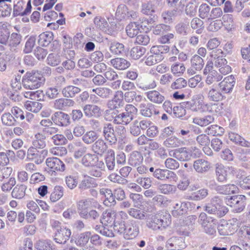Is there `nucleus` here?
I'll list each match as a JSON object with an SVG mask.
<instances>
[{
	"label": "nucleus",
	"mask_w": 250,
	"mask_h": 250,
	"mask_svg": "<svg viewBox=\"0 0 250 250\" xmlns=\"http://www.w3.org/2000/svg\"><path fill=\"white\" fill-rule=\"evenodd\" d=\"M45 79L42 74L38 71H28L23 76L22 83L26 89H34L41 87L44 84Z\"/></svg>",
	"instance_id": "obj_1"
},
{
	"label": "nucleus",
	"mask_w": 250,
	"mask_h": 250,
	"mask_svg": "<svg viewBox=\"0 0 250 250\" xmlns=\"http://www.w3.org/2000/svg\"><path fill=\"white\" fill-rule=\"evenodd\" d=\"M167 217L160 214L149 215L146 221V227L153 230H162L171 223L170 215Z\"/></svg>",
	"instance_id": "obj_2"
},
{
	"label": "nucleus",
	"mask_w": 250,
	"mask_h": 250,
	"mask_svg": "<svg viewBox=\"0 0 250 250\" xmlns=\"http://www.w3.org/2000/svg\"><path fill=\"white\" fill-rule=\"evenodd\" d=\"M205 210L209 214L216 215L218 217L224 216L228 212L227 208L222 205V200L219 196L213 197L205 207Z\"/></svg>",
	"instance_id": "obj_3"
},
{
	"label": "nucleus",
	"mask_w": 250,
	"mask_h": 250,
	"mask_svg": "<svg viewBox=\"0 0 250 250\" xmlns=\"http://www.w3.org/2000/svg\"><path fill=\"white\" fill-rule=\"evenodd\" d=\"M138 109L133 104H127L125 107V111L119 113L116 125H128L137 114Z\"/></svg>",
	"instance_id": "obj_4"
},
{
	"label": "nucleus",
	"mask_w": 250,
	"mask_h": 250,
	"mask_svg": "<svg viewBox=\"0 0 250 250\" xmlns=\"http://www.w3.org/2000/svg\"><path fill=\"white\" fill-rule=\"evenodd\" d=\"M198 222L206 233L210 235L215 234L216 232V219L208 216L204 212H202L199 216Z\"/></svg>",
	"instance_id": "obj_5"
},
{
	"label": "nucleus",
	"mask_w": 250,
	"mask_h": 250,
	"mask_svg": "<svg viewBox=\"0 0 250 250\" xmlns=\"http://www.w3.org/2000/svg\"><path fill=\"white\" fill-rule=\"evenodd\" d=\"M225 203L231 208L232 212L239 213L245 208L246 197L243 195L228 196L225 198Z\"/></svg>",
	"instance_id": "obj_6"
},
{
	"label": "nucleus",
	"mask_w": 250,
	"mask_h": 250,
	"mask_svg": "<svg viewBox=\"0 0 250 250\" xmlns=\"http://www.w3.org/2000/svg\"><path fill=\"white\" fill-rule=\"evenodd\" d=\"M47 167L46 170L51 175L55 176L56 171H63L65 170V165L58 158L50 157L46 160Z\"/></svg>",
	"instance_id": "obj_7"
},
{
	"label": "nucleus",
	"mask_w": 250,
	"mask_h": 250,
	"mask_svg": "<svg viewBox=\"0 0 250 250\" xmlns=\"http://www.w3.org/2000/svg\"><path fill=\"white\" fill-rule=\"evenodd\" d=\"M121 234L125 239H132L136 237L140 232L139 223L134 220L128 222L124 227Z\"/></svg>",
	"instance_id": "obj_8"
},
{
	"label": "nucleus",
	"mask_w": 250,
	"mask_h": 250,
	"mask_svg": "<svg viewBox=\"0 0 250 250\" xmlns=\"http://www.w3.org/2000/svg\"><path fill=\"white\" fill-rule=\"evenodd\" d=\"M16 1L13 7V13L15 16H23L30 13L32 9L31 0L28 1L24 10H23V6L25 2L22 0H16Z\"/></svg>",
	"instance_id": "obj_9"
},
{
	"label": "nucleus",
	"mask_w": 250,
	"mask_h": 250,
	"mask_svg": "<svg viewBox=\"0 0 250 250\" xmlns=\"http://www.w3.org/2000/svg\"><path fill=\"white\" fill-rule=\"evenodd\" d=\"M182 106H184L185 108L194 112L201 111V109H203L202 111H204L205 108L208 109L209 106L208 104H205L202 101L194 98L188 101L182 102Z\"/></svg>",
	"instance_id": "obj_10"
},
{
	"label": "nucleus",
	"mask_w": 250,
	"mask_h": 250,
	"mask_svg": "<svg viewBox=\"0 0 250 250\" xmlns=\"http://www.w3.org/2000/svg\"><path fill=\"white\" fill-rule=\"evenodd\" d=\"M103 135L104 139L110 145H114L117 142V138L113 125L105 123L103 127Z\"/></svg>",
	"instance_id": "obj_11"
},
{
	"label": "nucleus",
	"mask_w": 250,
	"mask_h": 250,
	"mask_svg": "<svg viewBox=\"0 0 250 250\" xmlns=\"http://www.w3.org/2000/svg\"><path fill=\"white\" fill-rule=\"evenodd\" d=\"M51 119L54 123L60 126H67L71 123L69 115L62 111L55 112Z\"/></svg>",
	"instance_id": "obj_12"
},
{
	"label": "nucleus",
	"mask_w": 250,
	"mask_h": 250,
	"mask_svg": "<svg viewBox=\"0 0 250 250\" xmlns=\"http://www.w3.org/2000/svg\"><path fill=\"white\" fill-rule=\"evenodd\" d=\"M168 155L181 161H188L191 157L190 152L186 147L170 150L168 152Z\"/></svg>",
	"instance_id": "obj_13"
},
{
	"label": "nucleus",
	"mask_w": 250,
	"mask_h": 250,
	"mask_svg": "<svg viewBox=\"0 0 250 250\" xmlns=\"http://www.w3.org/2000/svg\"><path fill=\"white\" fill-rule=\"evenodd\" d=\"M115 222L113 224V229L115 231L121 234L125 224V221L128 218L127 213L124 211H121L116 212L115 216Z\"/></svg>",
	"instance_id": "obj_14"
},
{
	"label": "nucleus",
	"mask_w": 250,
	"mask_h": 250,
	"mask_svg": "<svg viewBox=\"0 0 250 250\" xmlns=\"http://www.w3.org/2000/svg\"><path fill=\"white\" fill-rule=\"evenodd\" d=\"M71 234L70 229L66 227H61L57 229L54 236L55 241L60 244H64L69 240Z\"/></svg>",
	"instance_id": "obj_15"
},
{
	"label": "nucleus",
	"mask_w": 250,
	"mask_h": 250,
	"mask_svg": "<svg viewBox=\"0 0 250 250\" xmlns=\"http://www.w3.org/2000/svg\"><path fill=\"white\" fill-rule=\"evenodd\" d=\"M138 88L143 91H147L155 88L157 86L155 80L150 76H147L142 80H138L136 82Z\"/></svg>",
	"instance_id": "obj_16"
},
{
	"label": "nucleus",
	"mask_w": 250,
	"mask_h": 250,
	"mask_svg": "<svg viewBox=\"0 0 250 250\" xmlns=\"http://www.w3.org/2000/svg\"><path fill=\"white\" fill-rule=\"evenodd\" d=\"M153 176L156 179L161 181L174 180L176 177V174L166 169L156 168L153 173Z\"/></svg>",
	"instance_id": "obj_17"
},
{
	"label": "nucleus",
	"mask_w": 250,
	"mask_h": 250,
	"mask_svg": "<svg viewBox=\"0 0 250 250\" xmlns=\"http://www.w3.org/2000/svg\"><path fill=\"white\" fill-rule=\"evenodd\" d=\"M235 83V79L231 75L225 77L218 85L222 92L228 93L232 91Z\"/></svg>",
	"instance_id": "obj_18"
},
{
	"label": "nucleus",
	"mask_w": 250,
	"mask_h": 250,
	"mask_svg": "<svg viewBox=\"0 0 250 250\" xmlns=\"http://www.w3.org/2000/svg\"><path fill=\"white\" fill-rule=\"evenodd\" d=\"M140 113L145 117H151L153 114L157 115L159 111L151 103H142L139 105Z\"/></svg>",
	"instance_id": "obj_19"
},
{
	"label": "nucleus",
	"mask_w": 250,
	"mask_h": 250,
	"mask_svg": "<svg viewBox=\"0 0 250 250\" xmlns=\"http://www.w3.org/2000/svg\"><path fill=\"white\" fill-rule=\"evenodd\" d=\"M124 104L123 92L117 91L114 97L107 103L108 108L118 109L123 106Z\"/></svg>",
	"instance_id": "obj_20"
},
{
	"label": "nucleus",
	"mask_w": 250,
	"mask_h": 250,
	"mask_svg": "<svg viewBox=\"0 0 250 250\" xmlns=\"http://www.w3.org/2000/svg\"><path fill=\"white\" fill-rule=\"evenodd\" d=\"M91 150L95 154L102 156L107 149V145L102 138L96 140L91 146Z\"/></svg>",
	"instance_id": "obj_21"
},
{
	"label": "nucleus",
	"mask_w": 250,
	"mask_h": 250,
	"mask_svg": "<svg viewBox=\"0 0 250 250\" xmlns=\"http://www.w3.org/2000/svg\"><path fill=\"white\" fill-rule=\"evenodd\" d=\"M98 186L96 180L90 176L85 175L83 179L79 184V188L81 190H85L96 188Z\"/></svg>",
	"instance_id": "obj_22"
},
{
	"label": "nucleus",
	"mask_w": 250,
	"mask_h": 250,
	"mask_svg": "<svg viewBox=\"0 0 250 250\" xmlns=\"http://www.w3.org/2000/svg\"><path fill=\"white\" fill-rule=\"evenodd\" d=\"M75 102L67 98H61L55 100L54 107L58 110H63L67 107L73 106Z\"/></svg>",
	"instance_id": "obj_23"
},
{
	"label": "nucleus",
	"mask_w": 250,
	"mask_h": 250,
	"mask_svg": "<svg viewBox=\"0 0 250 250\" xmlns=\"http://www.w3.org/2000/svg\"><path fill=\"white\" fill-rule=\"evenodd\" d=\"M204 91L207 93V98L210 101L218 102L223 99L222 93L216 87H210L209 89L206 88Z\"/></svg>",
	"instance_id": "obj_24"
},
{
	"label": "nucleus",
	"mask_w": 250,
	"mask_h": 250,
	"mask_svg": "<svg viewBox=\"0 0 250 250\" xmlns=\"http://www.w3.org/2000/svg\"><path fill=\"white\" fill-rule=\"evenodd\" d=\"M100 193L105 196V200L104 201V205L107 207L113 206L116 204V201L113 193L109 188H102L100 190Z\"/></svg>",
	"instance_id": "obj_25"
},
{
	"label": "nucleus",
	"mask_w": 250,
	"mask_h": 250,
	"mask_svg": "<svg viewBox=\"0 0 250 250\" xmlns=\"http://www.w3.org/2000/svg\"><path fill=\"white\" fill-rule=\"evenodd\" d=\"M143 160L144 157L141 152L135 150L130 154L128 163L130 166L135 167L142 164Z\"/></svg>",
	"instance_id": "obj_26"
},
{
	"label": "nucleus",
	"mask_w": 250,
	"mask_h": 250,
	"mask_svg": "<svg viewBox=\"0 0 250 250\" xmlns=\"http://www.w3.org/2000/svg\"><path fill=\"white\" fill-rule=\"evenodd\" d=\"M189 204V202H182L180 201L175 203L173 206L172 215L177 217L185 214L187 212Z\"/></svg>",
	"instance_id": "obj_27"
},
{
	"label": "nucleus",
	"mask_w": 250,
	"mask_h": 250,
	"mask_svg": "<svg viewBox=\"0 0 250 250\" xmlns=\"http://www.w3.org/2000/svg\"><path fill=\"white\" fill-rule=\"evenodd\" d=\"M111 65L119 70L126 69L130 66V62L123 58H116L110 60Z\"/></svg>",
	"instance_id": "obj_28"
},
{
	"label": "nucleus",
	"mask_w": 250,
	"mask_h": 250,
	"mask_svg": "<svg viewBox=\"0 0 250 250\" xmlns=\"http://www.w3.org/2000/svg\"><path fill=\"white\" fill-rule=\"evenodd\" d=\"M193 167L198 173H203L209 169L210 163L204 159H199L194 162Z\"/></svg>",
	"instance_id": "obj_29"
},
{
	"label": "nucleus",
	"mask_w": 250,
	"mask_h": 250,
	"mask_svg": "<svg viewBox=\"0 0 250 250\" xmlns=\"http://www.w3.org/2000/svg\"><path fill=\"white\" fill-rule=\"evenodd\" d=\"M84 115L87 117H99L101 114V109L98 105L87 104L83 107Z\"/></svg>",
	"instance_id": "obj_30"
},
{
	"label": "nucleus",
	"mask_w": 250,
	"mask_h": 250,
	"mask_svg": "<svg viewBox=\"0 0 250 250\" xmlns=\"http://www.w3.org/2000/svg\"><path fill=\"white\" fill-rule=\"evenodd\" d=\"M116 211L112 209H107L102 214V223L105 225L113 226L115 222Z\"/></svg>",
	"instance_id": "obj_31"
},
{
	"label": "nucleus",
	"mask_w": 250,
	"mask_h": 250,
	"mask_svg": "<svg viewBox=\"0 0 250 250\" xmlns=\"http://www.w3.org/2000/svg\"><path fill=\"white\" fill-rule=\"evenodd\" d=\"M146 95L151 102L156 104H161L165 100V97L157 90L149 91Z\"/></svg>",
	"instance_id": "obj_32"
},
{
	"label": "nucleus",
	"mask_w": 250,
	"mask_h": 250,
	"mask_svg": "<svg viewBox=\"0 0 250 250\" xmlns=\"http://www.w3.org/2000/svg\"><path fill=\"white\" fill-rule=\"evenodd\" d=\"M229 137L231 141L236 145L243 147H250V142L246 140L237 133L230 132L229 134Z\"/></svg>",
	"instance_id": "obj_33"
},
{
	"label": "nucleus",
	"mask_w": 250,
	"mask_h": 250,
	"mask_svg": "<svg viewBox=\"0 0 250 250\" xmlns=\"http://www.w3.org/2000/svg\"><path fill=\"white\" fill-rule=\"evenodd\" d=\"M53 34L51 32H44L38 37V42L42 46H47L53 40Z\"/></svg>",
	"instance_id": "obj_34"
},
{
	"label": "nucleus",
	"mask_w": 250,
	"mask_h": 250,
	"mask_svg": "<svg viewBox=\"0 0 250 250\" xmlns=\"http://www.w3.org/2000/svg\"><path fill=\"white\" fill-rule=\"evenodd\" d=\"M46 136L42 133H37L33 139L32 145L33 147L38 148V149H43L46 146Z\"/></svg>",
	"instance_id": "obj_35"
},
{
	"label": "nucleus",
	"mask_w": 250,
	"mask_h": 250,
	"mask_svg": "<svg viewBox=\"0 0 250 250\" xmlns=\"http://www.w3.org/2000/svg\"><path fill=\"white\" fill-rule=\"evenodd\" d=\"M217 229L219 234L222 236L231 235L235 231V229L231 223H227L218 225Z\"/></svg>",
	"instance_id": "obj_36"
},
{
	"label": "nucleus",
	"mask_w": 250,
	"mask_h": 250,
	"mask_svg": "<svg viewBox=\"0 0 250 250\" xmlns=\"http://www.w3.org/2000/svg\"><path fill=\"white\" fill-rule=\"evenodd\" d=\"M26 189V185L18 184L13 188L11 192V196L14 198L21 199L25 196Z\"/></svg>",
	"instance_id": "obj_37"
},
{
	"label": "nucleus",
	"mask_w": 250,
	"mask_h": 250,
	"mask_svg": "<svg viewBox=\"0 0 250 250\" xmlns=\"http://www.w3.org/2000/svg\"><path fill=\"white\" fill-rule=\"evenodd\" d=\"M115 152L112 149H109L107 150L105 156L104 161L106 167L109 170H113L115 168Z\"/></svg>",
	"instance_id": "obj_38"
},
{
	"label": "nucleus",
	"mask_w": 250,
	"mask_h": 250,
	"mask_svg": "<svg viewBox=\"0 0 250 250\" xmlns=\"http://www.w3.org/2000/svg\"><path fill=\"white\" fill-rule=\"evenodd\" d=\"M97 155L95 154L87 153L82 158L81 163L86 167H93V164L97 161Z\"/></svg>",
	"instance_id": "obj_39"
},
{
	"label": "nucleus",
	"mask_w": 250,
	"mask_h": 250,
	"mask_svg": "<svg viewBox=\"0 0 250 250\" xmlns=\"http://www.w3.org/2000/svg\"><path fill=\"white\" fill-rule=\"evenodd\" d=\"M81 91V89L79 87L69 85L64 87L62 90V93L64 97L69 99L74 97Z\"/></svg>",
	"instance_id": "obj_40"
},
{
	"label": "nucleus",
	"mask_w": 250,
	"mask_h": 250,
	"mask_svg": "<svg viewBox=\"0 0 250 250\" xmlns=\"http://www.w3.org/2000/svg\"><path fill=\"white\" fill-rule=\"evenodd\" d=\"M215 173L216 179L219 182L223 183L227 181L228 173L226 167L218 165L216 167Z\"/></svg>",
	"instance_id": "obj_41"
},
{
	"label": "nucleus",
	"mask_w": 250,
	"mask_h": 250,
	"mask_svg": "<svg viewBox=\"0 0 250 250\" xmlns=\"http://www.w3.org/2000/svg\"><path fill=\"white\" fill-rule=\"evenodd\" d=\"M94 22L97 28L108 34H111V31L107 28L108 24L105 19L101 17L95 18Z\"/></svg>",
	"instance_id": "obj_42"
},
{
	"label": "nucleus",
	"mask_w": 250,
	"mask_h": 250,
	"mask_svg": "<svg viewBox=\"0 0 250 250\" xmlns=\"http://www.w3.org/2000/svg\"><path fill=\"white\" fill-rule=\"evenodd\" d=\"M92 91L103 99L109 98L113 93V91L109 87H99L92 89Z\"/></svg>",
	"instance_id": "obj_43"
},
{
	"label": "nucleus",
	"mask_w": 250,
	"mask_h": 250,
	"mask_svg": "<svg viewBox=\"0 0 250 250\" xmlns=\"http://www.w3.org/2000/svg\"><path fill=\"white\" fill-rule=\"evenodd\" d=\"M214 118L211 115H207L203 117H195L192 122L201 126H206L214 122Z\"/></svg>",
	"instance_id": "obj_44"
},
{
	"label": "nucleus",
	"mask_w": 250,
	"mask_h": 250,
	"mask_svg": "<svg viewBox=\"0 0 250 250\" xmlns=\"http://www.w3.org/2000/svg\"><path fill=\"white\" fill-rule=\"evenodd\" d=\"M37 250H56L55 246L50 240H39L35 246Z\"/></svg>",
	"instance_id": "obj_45"
},
{
	"label": "nucleus",
	"mask_w": 250,
	"mask_h": 250,
	"mask_svg": "<svg viewBox=\"0 0 250 250\" xmlns=\"http://www.w3.org/2000/svg\"><path fill=\"white\" fill-rule=\"evenodd\" d=\"M109 50L111 53L117 55L123 54L125 52L124 45L116 41L110 43Z\"/></svg>",
	"instance_id": "obj_46"
},
{
	"label": "nucleus",
	"mask_w": 250,
	"mask_h": 250,
	"mask_svg": "<svg viewBox=\"0 0 250 250\" xmlns=\"http://www.w3.org/2000/svg\"><path fill=\"white\" fill-rule=\"evenodd\" d=\"M145 47L140 46L133 47L130 51V57L133 60H137L142 57L146 53Z\"/></svg>",
	"instance_id": "obj_47"
},
{
	"label": "nucleus",
	"mask_w": 250,
	"mask_h": 250,
	"mask_svg": "<svg viewBox=\"0 0 250 250\" xmlns=\"http://www.w3.org/2000/svg\"><path fill=\"white\" fill-rule=\"evenodd\" d=\"M183 144V141L175 136L167 138L164 142V145L167 148H175L179 147Z\"/></svg>",
	"instance_id": "obj_48"
},
{
	"label": "nucleus",
	"mask_w": 250,
	"mask_h": 250,
	"mask_svg": "<svg viewBox=\"0 0 250 250\" xmlns=\"http://www.w3.org/2000/svg\"><path fill=\"white\" fill-rule=\"evenodd\" d=\"M2 124L6 126H11L15 125L17 121L15 118L9 112H6L3 114L1 117Z\"/></svg>",
	"instance_id": "obj_49"
},
{
	"label": "nucleus",
	"mask_w": 250,
	"mask_h": 250,
	"mask_svg": "<svg viewBox=\"0 0 250 250\" xmlns=\"http://www.w3.org/2000/svg\"><path fill=\"white\" fill-rule=\"evenodd\" d=\"M21 37V35L17 33H12L10 36L9 35L7 44L11 47V50L14 49L20 43Z\"/></svg>",
	"instance_id": "obj_50"
},
{
	"label": "nucleus",
	"mask_w": 250,
	"mask_h": 250,
	"mask_svg": "<svg viewBox=\"0 0 250 250\" xmlns=\"http://www.w3.org/2000/svg\"><path fill=\"white\" fill-rule=\"evenodd\" d=\"M98 138L97 132L94 131L86 132L82 136L83 141L87 145L93 144Z\"/></svg>",
	"instance_id": "obj_51"
},
{
	"label": "nucleus",
	"mask_w": 250,
	"mask_h": 250,
	"mask_svg": "<svg viewBox=\"0 0 250 250\" xmlns=\"http://www.w3.org/2000/svg\"><path fill=\"white\" fill-rule=\"evenodd\" d=\"M139 31V24L136 22H130L126 27L127 35L130 38H133L138 35Z\"/></svg>",
	"instance_id": "obj_52"
},
{
	"label": "nucleus",
	"mask_w": 250,
	"mask_h": 250,
	"mask_svg": "<svg viewBox=\"0 0 250 250\" xmlns=\"http://www.w3.org/2000/svg\"><path fill=\"white\" fill-rule=\"evenodd\" d=\"M11 0H0V16L7 17L10 15L12 8L10 5L6 2H10Z\"/></svg>",
	"instance_id": "obj_53"
},
{
	"label": "nucleus",
	"mask_w": 250,
	"mask_h": 250,
	"mask_svg": "<svg viewBox=\"0 0 250 250\" xmlns=\"http://www.w3.org/2000/svg\"><path fill=\"white\" fill-rule=\"evenodd\" d=\"M63 195V188L60 186L54 187L53 192L51 193L50 200L52 202H56L61 199Z\"/></svg>",
	"instance_id": "obj_54"
},
{
	"label": "nucleus",
	"mask_w": 250,
	"mask_h": 250,
	"mask_svg": "<svg viewBox=\"0 0 250 250\" xmlns=\"http://www.w3.org/2000/svg\"><path fill=\"white\" fill-rule=\"evenodd\" d=\"M116 109L109 108L105 111L104 118L107 121H112L115 124V121L117 122L119 111Z\"/></svg>",
	"instance_id": "obj_55"
},
{
	"label": "nucleus",
	"mask_w": 250,
	"mask_h": 250,
	"mask_svg": "<svg viewBox=\"0 0 250 250\" xmlns=\"http://www.w3.org/2000/svg\"><path fill=\"white\" fill-rule=\"evenodd\" d=\"M16 184V180L15 177H10L7 181L3 183L1 186V191L5 193H9L12 188Z\"/></svg>",
	"instance_id": "obj_56"
},
{
	"label": "nucleus",
	"mask_w": 250,
	"mask_h": 250,
	"mask_svg": "<svg viewBox=\"0 0 250 250\" xmlns=\"http://www.w3.org/2000/svg\"><path fill=\"white\" fill-rule=\"evenodd\" d=\"M24 106L28 111L34 113L39 112L42 108V104L36 101H28L25 103Z\"/></svg>",
	"instance_id": "obj_57"
},
{
	"label": "nucleus",
	"mask_w": 250,
	"mask_h": 250,
	"mask_svg": "<svg viewBox=\"0 0 250 250\" xmlns=\"http://www.w3.org/2000/svg\"><path fill=\"white\" fill-rule=\"evenodd\" d=\"M191 65L195 69L201 70L204 65L203 58L198 55H193L190 60Z\"/></svg>",
	"instance_id": "obj_58"
},
{
	"label": "nucleus",
	"mask_w": 250,
	"mask_h": 250,
	"mask_svg": "<svg viewBox=\"0 0 250 250\" xmlns=\"http://www.w3.org/2000/svg\"><path fill=\"white\" fill-rule=\"evenodd\" d=\"M90 235L89 231L81 233L75 240L76 244L78 246H84L88 242Z\"/></svg>",
	"instance_id": "obj_59"
},
{
	"label": "nucleus",
	"mask_w": 250,
	"mask_h": 250,
	"mask_svg": "<svg viewBox=\"0 0 250 250\" xmlns=\"http://www.w3.org/2000/svg\"><path fill=\"white\" fill-rule=\"evenodd\" d=\"M222 78V76L220 75L216 71L212 70L209 73L206 82L208 84H211L221 81Z\"/></svg>",
	"instance_id": "obj_60"
},
{
	"label": "nucleus",
	"mask_w": 250,
	"mask_h": 250,
	"mask_svg": "<svg viewBox=\"0 0 250 250\" xmlns=\"http://www.w3.org/2000/svg\"><path fill=\"white\" fill-rule=\"evenodd\" d=\"M159 191L164 194H173L176 190L175 186L170 184H161L158 188Z\"/></svg>",
	"instance_id": "obj_61"
},
{
	"label": "nucleus",
	"mask_w": 250,
	"mask_h": 250,
	"mask_svg": "<svg viewBox=\"0 0 250 250\" xmlns=\"http://www.w3.org/2000/svg\"><path fill=\"white\" fill-rule=\"evenodd\" d=\"M128 8L125 4L119 5L117 9L116 16L120 20L126 19L128 15Z\"/></svg>",
	"instance_id": "obj_62"
},
{
	"label": "nucleus",
	"mask_w": 250,
	"mask_h": 250,
	"mask_svg": "<svg viewBox=\"0 0 250 250\" xmlns=\"http://www.w3.org/2000/svg\"><path fill=\"white\" fill-rule=\"evenodd\" d=\"M208 194V191L207 189L203 188L196 192H193L188 198V199L199 201L204 199Z\"/></svg>",
	"instance_id": "obj_63"
},
{
	"label": "nucleus",
	"mask_w": 250,
	"mask_h": 250,
	"mask_svg": "<svg viewBox=\"0 0 250 250\" xmlns=\"http://www.w3.org/2000/svg\"><path fill=\"white\" fill-rule=\"evenodd\" d=\"M36 41V37L34 36H31L27 38L23 50L24 53L27 54L32 51L33 48L35 45Z\"/></svg>",
	"instance_id": "obj_64"
}]
</instances>
